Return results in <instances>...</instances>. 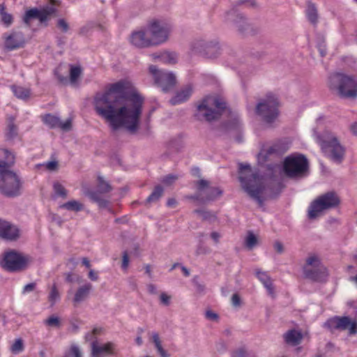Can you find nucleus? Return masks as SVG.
I'll return each instance as SVG.
<instances>
[{
  "label": "nucleus",
  "instance_id": "obj_1",
  "mask_svg": "<svg viewBox=\"0 0 357 357\" xmlns=\"http://www.w3.org/2000/svg\"><path fill=\"white\" fill-rule=\"evenodd\" d=\"M144 98L132 89L130 83L121 79L107 86L94 97L96 114L106 120L113 130L126 128L135 133L139 127Z\"/></svg>",
  "mask_w": 357,
  "mask_h": 357
},
{
  "label": "nucleus",
  "instance_id": "obj_2",
  "mask_svg": "<svg viewBox=\"0 0 357 357\" xmlns=\"http://www.w3.org/2000/svg\"><path fill=\"white\" fill-rule=\"evenodd\" d=\"M238 179L243 190L259 206L264 202L263 194L266 190V179L258 171L252 172L249 164L239 163Z\"/></svg>",
  "mask_w": 357,
  "mask_h": 357
},
{
  "label": "nucleus",
  "instance_id": "obj_3",
  "mask_svg": "<svg viewBox=\"0 0 357 357\" xmlns=\"http://www.w3.org/2000/svg\"><path fill=\"white\" fill-rule=\"evenodd\" d=\"M227 108L226 102L217 96H208L197 105L195 117L198 121L218 119Z\"/></svg>",
  "mask_w": 357,
  "mask_h": 357
},
{
  "label": "nucleus",
  "instance_id": "obj_4",
  "mask_svg": "<svg viewBox=\"0 0 357 357\" xmlns=\"http://www.w3.org/2000/svg\"><path fill=\"white\" fill-rule=\"evenodd\" d=\"M320 145L325 155L333 162L340 164L345 156L346 149L336 135L326 130L319 136Z\"/></svg>",
  "mask_w": 357,
  "mask_h": 357
},
{
  "label": "nucleus",
  "instance_id": "obj_5",
  "mask_svg": "<svg viewBox=\"0 0 357 357\" xmlns=\"http://www.w3.org/2000/svg\"><path fill=\"white\" fill-rule=\"evenodd\" d=\"M331 89L337 91L343 98H355L357 97V79L353 76L343 73H335L329 77Z\"/></svg>",
  "mask_w": 357,
  "mask_h": 357
},
{
  "label": "nucleus",
  "instance_id": "obj_6",
  "mask_svg": "<svg viewBox=\"0 0 357 357\" xmlns=\"http://www.w3.org/2000/svg\"><path fill=\"white\" fill-rule=\"evenodd\" d=\"M31 262L30 256L10 249L3 253L0 266L8 273H19L26 270Z\"/></svg>",
  "mask_w": 357,
  "mask_h": 357
},
{
  "label": "nucleus",
  "instance_id": "obj_7",
  "mask_svg": "<svg viewBox=\"0 0 357 357\" xmlns=\"http://www.w3.org/2000/svg\"><path fill=\"white\" fill-rule=\"evenodd\" d=\"M279 102L278 98L271 93H268L266 98L259 100L255 107V113L268 126L279 116Z\"/></svg>",
  "mask_w": 357,
  "mask_h": 357
},
{
  "label": "nucleus",
  "instance_id": "obj_8",
  "mask_svg": "<svg viewBox=\"0 0 357 357\" xmlns=\"http://www.w3.org/2000/svg\"><path fill=\"white\" fill-rule=\"evenodd\" d=\"M282 169L290 178H303L308 174L309 162L303 154H291L284 158Z\"/></svg>",
  "mask_w": 357,
  "mask_h": 357
},
{
  "label": "nucleus",
  "instance_id": "obj_9",
  "mask_svg": "<svg viewBox=\"0 0 357 357\" xmlns=\"http://www.w3.org/2000/svg\"><path fill=\"white\" fill-rule=\"evenodd\" d=\"M22 181L10 170H0V192L7 197H16L22 194Z\"/></svg>",
  "mask_w": 357,
  "mask_h": 357
},
{
  "label": "nucleus",
  "instance_id": "obj_10",
  "mask_svg": "<svg viewBox=\"0 0 357 357\" xmlns=\"http://www.w3.org/2000/svg\"><path fill=\"white\" fill-rule=\"evenodd\" d=\"M303 270L305 278L308 280L317 282H324L327 280L328 276L327 268L317 255H312L307 258Z\"/></svg>",
  "mask_w": 357,
  "mask_h": 357
},
{
  "label": "nucleus",
  "instance_id": "obj_11",
  "mask_svg": "<svg viewBox=\"0 0 357 357\" xmlns=\"http://www.w3.org/2000/svg\"><path fill=\"white\" fill-rule=\"evenodd\" d=\"M340 204V199L335 192H328L314 200L308 208V218L314 219L318 214L329 208H335Z\"/></svg>",
  "mask_w": 357,
  "mask_h": 357
},
{
  "label": "nucleus",
  "instance_id": "obj_12",
  "mask_svg": "<svg viewBox=\"0 0 357 357\" xmlns=\"http://www.w3.org/2000/svg\"><path fill=\"white\" fill-rule=\"evenodd\" d=\"M146 30L153 45L157 46L168 40L172 26L164 20L155 19L148 23Z\"/></svg>",
  "mask_w": 357,
  "mask_h": 357
},
{
  "label": "nucleus",
  "instance_id": "obj_13",
  "mask_svg": "<svg viewBox=\"0 0 357 357\" xmlns=\"http://www.w3.org/2000/svg\"><path fill=\"white\" fill-rule=\"evenodd\" d=\"M49 2L52 5L51 6H46L41 9L33 8L26 10L22 17L24 23L30 26L31 21L37 19L41 24H45L47 26V22L50 20V16L56 12V8L54 6H59L60 3L59 0H49Z\"/></svg>",
  "mask_w": 357,
  "mask_h": 357
},
{
  "label": "nucleus",
  "instance_id": "obj_14",
  "mask_svg": "<svg viewBox=\"0 0 357 357\" xmlns=\"http://www.w3.org/2000/svg\"><path fill=\"white\" fill-rule=\"evenodd\" d=\"M149 72L151 75L155 84L161 88L162 91L168 92L176 83L175 75L172 72L159 70L156 66L151 65Z\"/></svg>",
  "mask_w": 357,
  "mask_h": 357
},
{
  "label": "nucleus",
  "instance_id": "obj_15",
  "mask_svg": "<svg viewBox=\"0 0 357 357\" xmlns=\"http://www.w3.org/2000/svg\"><path fill=\"white\" fill-rule=\"evenodd\" d=\"M324 326L331 332L348 330L349 334L351 335L357 333V321L352 320L347 316H334L329 318L324 323Z\"/></svg>",
  "mask_w": 357,
  "mask_h": 357
},
{
  "label": "nucleus",
  "instance_id": "obj_16",
  "mask_svg": "<svg viewBox=\"0 0 357 357\" xmlns=\"http://www.w3.org/2000/svg\"><path fill=\"white\" fill-rule=\"evenodd\" d=\"M227 20L233 22L238 32L242 36L254 35L258 29L250 23L248 19L242 13L231 10L227 13Z\"/></svg>",
  "mask_w": 357,
  "mask_h": 357
},
{
  "label": "nucleus",
  "instance_id": "obj_17",
  "mask_svg": "<svg viewBox=\"0 0 357 357\" xmlns=\"http://www.w3.org/2000/svg\"><path fill=\"white\" fill-rule=\"evenodd\" d=\"M98 184L97 190H87L84 194L87 196L92 202H96L98 204L100 208H107L109 202L102 197V194H105L112 190V185L106 181L104 180L103 177L98 176Z\"/></svg>",
  "mask_w": 357,
  "mask_h": 357
},
{
  "label": "nucleus",
  "instance_id": "obj_18",
  "mask_svg": "<svg viewBox=\"0 0 357 357\" xmlns=\"http://www.w3.org/2000/svg\"><path fill=\"white\" fill-rule=\"evenodd\" d=\"M198 192L202 194V202L204 204L215 201L222 195L223 191L218 187H211L207 180L200 179L195 183Z\"/></svg>",
  "mask_w": 357,
  "mask_h": 357
},
{
  "label": "nucleus",
  "instance_id": "obj_19",
  "mask_svg": "<svg viewBox=\"0 0 357 357\" xmlns=\"http://www.w3.org/2000/svg\"><path fill=\"white\" fill-rule=\"evenodd\" d=\"M192 46L195 52L203 53L208 58H215L220 54V47L217 42L199 40Z\"/></svg>",
  "mask_w": 357,
  "mask_h": 357
},
{
  "label": "nucleus",
  "instance_id": "obj_20",
  "mask_svg": "<svg viewBox=\"0 0 357 357\" xmlns=\"http://www.w3.org/2000/svg\"><path fill=\"white\" fill-rule=\"evenodd\" d=\"M146 27L133 31L130 36V43L137 48H148L154 46L150 36L148 35Z\"/></svg>",
  "mask_w": 357,
  "mask_h": 357
},
{
  "label": "nucleus",
  "instance_id": "obj_21",
  "mask_svg": "<svg viewBox=\"0 0 357 357\" xmlns=\"http://www.w3.org/2000/svg\"><path fill=\"white\" fill-rule=\"evenodd\" d=\"M116 354V345L112 342H108L99 345L97 339L91 343V357H102L103 355H114Z\"/></svg>",
  "mask_w": 357,
  "mask_h": 357
},
{
  "label": "nucleus",
  "instance_id": "obj_22",
  "mask_svg": "<svg viewBox=\"0 0 357 357\" xmlns=\"http://www.w3.org/2000/svg\"><path fill=\"white\" fill-rule=\"evenodd\" d=\"M25 44V37L21 31H13L5 37L4 48L8 51L22 48Z\"/></svg>",
  "mask_w": 357,
  "mask_h": 357
},
{
  "label": "nucleus",
  "instance_id": "obj_23",
  "mask_svg": "<svg viewBox=\"0 0 357 357\" xmlns=\"http://www.w3.org/2000/svg\"><path fill=\"white\" fill-rule=\"evenodd\" d=\"M0 237L7 241H16L20 237V229L11 222L0 218Z\"/></svg>",
  "mask_w": 357,
  "mask_h": 357
},
{
  "label": "nucleus",
  "instance_id": "obj_24",
  "mask_svg": "<svg viewBox=\"0 0 357 357\" xmlns=\"http://www.w3.org/2000/svg\"><path fill=\"white\" fill-rule=\"evenodd\" d=\"M43 121L50 128H60L64 131H68L71 129L72 123L70 119L66 120L64 123L61 122L60 119L51 114H47L43 116Z\"/></svg>",
  "mask_w": 357,
  "mask_h": 357
},
{
  "label": "nucleus",
  "instance_id": "obj_25",
  "mask_svg": "<svg viewBox=\"0 0 357 357\" xmlns=\"http://www.w3.org/2000/svg\"><path fill=\"white\" fill-rule=\"evenodd\" d=\"M93 289V286L91 283H86L84 285L79 287L76 291L73 302L75 305L84 301L90 294Z\"/></svg>",
  "mask_w": 357,
  "mask_h": 357
},
{
  "label": "nucleus",
  "instance_id": "obj_26",
  "mask_svg": "<svg viewBox=\"0 0 357 357\" xmlns=\"http://www.w3.org/2000/svg\"><path fill=\"white\" fill-rule=\"evenodd\" d=\"M283 337L285 342L291 346L300 344L303 338L301 332L296 329L289 330L284 334Z\"/></svg>",
  "mask_w": 357,
  "mask_h": 357
},
{
  "label": "nucleus",
  "instance_id": "obj_27",
  "mask_svg": "<svg viewBox=\"0 0 357 357\" xmlns=\"http://www.w3.org/2000/svg\"><path fill=\"white\" fill-rule=\"evenodd\" d=\"M191 88L190 86H186L185 88L178 91L176 94L170 99L169 102L172 105L181 104L188 100L191 96Z\"/></svg>",
  "mask_w": 357,
  "mask_h": 357
},
{
  "label": "nucleus",
  "instance_id": "obj_28",
  "mask_svg": "<svg viewBox=\"0 0 357 357\" xmlns=\"http://www.w3.org/2000/svg\"><path fill=\"white\" fill-rule=\"evenodd\" d=\"M2 153L4 159L0 160V170H9V168L15 163V155L7 149H3Z\"/></svg>",
  "mask_w": 357,
  "mask_h": 357
},
{
  "label": "nucleus",
  "instance_id": "obj_29",
  "mask_svg": "<svg viewBox=\"0 0 357 357\" xmlns=\"http://www.w3.org/2000/svg\"><path fill=\"white\" fill-rule=\"evenodd\" d=\"M256 275L257 278L263 283L265 288L268 291L270 294L273 293V285L271 278L266 272L257 271Z\"/></svg>",
  "mask_w": 357,
  "mask_h": 357
},
{
  "label": "nucleus",
  "instance_id": "obj_30",
  "mask_svg": "<svg viewBox=\"0 0 357 357\" xmlns=\"http://www.w3.org/2000/svg\"><path fill=\"white\" fill-rule=\"evenodd\" d=\"M18 135V128L14 123L13 120L10 121L5 132V137L6 141H13Z\"/></svg>",
  "mask_w": 357,
  "mask_h": 357
},
{
  "label": "nucleus",
  "instance_id": "obj_31",
  "mask_svg": "<svg viewBox=\"0 0 357 357\" xmlns=\"http://www.w3.org/2000/svg\"><path fill=\"white\" fill-rule=\"evenodd\" d=\"M163 191L162 186L160 185H156L151 195L146 198L145 203L147 204L158 202L162 197Z\"/></svg>",
  "mask_w": 357,
  "mask_h": 357
},
{
  "label": "nucleus",
  "instance_id": "obj_32",
  "mask_svg": "<svg viewBox=\"0 0 357 357\" xmlns=\"http://www.w3.org/2000/svg\"><path fill=\"white\" fill-rule=\"evenodd\" d=\"M11 89L14 95L17 98L26 100L29 98L30 96V90L29 89L20 86L13 85L11 86Z\"/></svg>",
  "mask_w": 357,
  "mask_h": 357
},
{
  "label": "nucleus",
  "instance_id": "obj_33",
  "mask_svg": "<svg viewBox=\"0 0 357 357\" xmlns=\"http://www.w3.org/2000/svg\"><path fill=\"white\" fill-rule=\"evenodd\" d=\"M60 208L66 209L70 211L78 212L84 208V205L76 200H70L60 206Z\"/></svg>",
  "mask_w": 357,
  "mask_h": 357
},
{
  "label": "nucleus",
  "instance_id": "obj_34",
  "mask_svg": "<svg viewBox=\"0 0 357 357\" xmlns=\"http://www.w3.org/2000/svg\"><path fill=\"white\" fill-rule=\"evenodd\" d=\"M0 17L1 22L7 27L10 26L13 22V15L6 12L3 4H0Z\"/></svg>",
  "mask_w": 357,
  "mask_h": 357
},
{
  "label": "nucleus",
  "instance_id": "obj_35",
  "mask_svg": "<svg viewBox=\"0 0 357 357\" xmlns=\"http://www.w3.org/2000/svg\"><path fill=\"white\" fill-rule=\"evenodd\" d=\"M158 57L165 63L175 64L177 62V54L175 52H165Z\"/></svg>",
  "mask_w": 357,
  "mask_h": 357
},
{
  "label": "nucleus",
  "instance_id": "obj_36",
  "mask_svg": "<svg viewBox=\"0 0 357 357\" xmlns=\"http://www.w3.org/2000/svg\"><path fill=\"white\" fill-rule=\"evenodd\" d=\"M307 16L308 20L312 24H316L317 22V10L315 5L310 1H307Z\"/></svg>",
  "mask_w": 357,
  "mask_h": 357
},
{
  "label": "nucleus",
  "instance_id": "obj_37",
  "mask_svg": "<svg viewBox=\"0 0 357 357\" xmlns=\"http://www.w3.org/2000/svg\"><path fill=\"white\" fill-rule=\"evenodd\" d=\"M152 340L155 344V347L157 349V351L160 354L161 357H169V355L167 352L163 349L161 341L159 337V335L157 333H153L152 335Z\"/></svg>",
  "mask_w": 357,
  "mask_h": 357
},
{
  "label": "nucleus",
  "instance_id": "obj_38",
  "mask_svg": "<svg viewBox=\"0 0 357 357\" xmlns=\"http://www.w3.org/2000/svg\"><path fill=\"white\" fill-rule=\"evenodd\" d=\"M241 126V121L238 116H236L232 119L222 123V126L226 130H238Z\"/></svg>",
  "mask_w": 357,
  "mask_h": 357
},
{
  "label": "nucleus",
  "instance_id": "obj_39",
  "mask_svg": "<svg viewBox=\"0 0 357 357\" xmlns=\"http://www.w3.org/2000/svg\"><path fill=\"white\" fill-rule=\"evenodd\" d=\"M231 357H256L254 354L250 353L245 346L241 347L231 352Z\"/></svg>",
  "mask_w": 357,
  "mask_h": 357
},
{
  "label": "nucleus",
  "instance_id": "obj_40",
  "mask_svg": "<svg viewBox=\"0 0 357 357\" xmlns=\"http://www.w3.org/2000/svg\"><path fill=\"white\" fill-rule=\"evenodd\" d=\"M257 242L258 241L257 236L252 231H248L245 238L246 248H248L249 250H252L257 245Z\"/></svg>",
  "mask_w": 357,
  "mask_h": 357
},
{
  "label": "nucleus",
  "instance_id": "obj_41",
  "mask_svg": "<svg viewBox=\"0 0 357 357\" xmlns=\"http://www.w3.org/2000/svg\"><path fill=\"white\" fill-rule=\"evenodd\" d=\"M44 324L47 326L58 328H60L61 325L60 319L54 315H52L47 319L44 320Z\"/></svg>",
  "mask_w": 357,
  "mask_h": 357
},
{
  "label": "nucleus",
  "instance_id": "obj_42",
  "mask_svg": "<svg viewBox=\"0 0 357 357\" xmlns=\"http://www.w3.org/2000/svg\"><path fill=\"white\" fill-rule=\"evenodd\" d=\"M82 73L79 66H70V79L72 83L75 82Z\"/></svg>",
  "mask_w": 357,
  "mask_h": 357
},
{
  "label": "nucleus",
  "instance_id": "obj_43",
  "mask_svg": "<svg viewBox=\"0 0 357 357\" xmlns=\"http://www.w3.org/2000/svg\"><path fill=\"white\" fill-rule=\"evenodd\" d=\"M53 189L57 196L62 198H66L67 190L60 183L54 182L53 184Z\"/></svg>",
  "mask_w": 357,
  "mask_h": 357
},
{
  "label": "nucleus",
  "instance_id": "obj_44",
  "mask_svg": "<svg viewBox=\"0 0 357 357\" xmlns=\"http://www.w3.org/2000/svg\"><path fill=\"white\" fill-rule=\"evenodd\" d=\"M24 349L23 341L21 339H17L11 346V351L13 354H19Z\"/></svg>",
  "mask_w": 357,
  "mask_h": 357
},
{
  "label": "nucleus",
  "instance_id": "obj_45",
  "mask_svg": "<svg viewBox=\"0 0 357 357\" xmlns=\"http://www.w3.org/2000/svg\"><path fill=\"white\" fill-rule=\"evenodd\" d=\"M58 299H59V293L56 288V286L54 284L51 289L49 295V301L52 303V305H53Z\"/></svg>",
  "mask_w": 357,
  "mask_h": 357
},
{
  "label": "nucleus",
  "instance_id": "obj_46",
  "mask_svg": "<svg viewBox=\"0 0 357 357\" xmlns=\"http://www.w3.org/2000/svg\"><path fill=\"white\" fill-rule=\"evenodd\" d=\"M60 70L61 68L59 67L56 68L54 70V75L59 80V83L66 85L68 83V77L61 75Z\"/></svg>",
  "mask_w": 357,
  "mask_h": 357
},
{
  "label": "nucleus",
  "instance_id": "obj_47",
  "mask_svg": "<svg viewBox=\"0 0 357 357\" xmlns=\"http://www.w3.org/2000/svg\"><path fill=\"white\" fill-rule=\"evenodd\" d=\"M243 5H250L251 6H255L256 3L255 0H237L233 3V8L231 10H235L234 8L236 7Z\"/></svg>",
  "mask_w": 357,
  "mask_h": 357
},
{
  "label": "nucleus",
  "instance_id": "obj_48",
  "mask_svg": "<svg viewBox=\"0 0 357 357\" xmlns=\"http://www.w3.org/2000/svg\"><path fill=\"white\" fill-rule=\"evenodd\" d=\"M56 26L63 33H66L70 28L68 23L64 19L58 20Z\"/></svg>",
  "mask_w": 357,
  "mask_h": 357
},
{
  "label": "nucleus",
  "instance_id": "obj_49",
  "mask_svg": "<svg viewBox=\"0 0 357 357\" xmlns=\"http://www.w3.org/2000/svg\"><path fill=\"white\" fill-rule=\"evenodd\" d=\"M274 153H275V154L282 153V151H281V148H280V145L274 144V145L270 146L266 151L267 155H271V154H274Z\"/></svg>",
  "mask_w": 357,
  "mask_h": 357
},
{
  "label": "nucleus",
  "instance_id": "obj_50",
  "mask_svg": "<svg viewBox=\"0 0 357 357\" xmlns=\"http://www.w3.org/2000/svg\"><path fill=\"white\" fill-rule=\"evenodd\" d=\"M202 218L204 220H211L216 218V216L211 211L204 210L202 215Z\"/></svg>",
  "mask_w": 357,
  "mask_h": 357
},
{
  "label": "nucleus",
  "instance_id": "obj_51",
  "mask_svg": "<svg viewBox=\"0 0 357 357\" xmlns=\"http://www.w3.org/2000/svg\"><path fill=\"white\" fill-rule=\"evenodd\" d=\"M185 198L188 199L196 201L200 204H204V203L202 202V194H201L200 192H198L197 194L192 195H188L185 197Z\"/></svg>",
  "mask_w": 357,
  "mask_h": 357
},
{
  "label": "nucleus",
  "instance_id": "obj_52",
  "mask_svg": "<svg viewBox=\"0 0 357 357\" xmlns=\"http://www.w3.org/2000/svg\"><path fill=\"white\" fill-rule=\"evenodd\" d=\"M36 282L29 283V284H26L24 287L22 293L23 294H25L26 293H29L31 291H33L36 289Z\"/></svg>",
  "mask_w": 357,
  "mask_h": 357
},
{
  "label": "nucleus",
  "instance_id": "obj_53",
  "mask_svg": "<svg viewBox=\"0 0 357 357\" xmlns=\"http://www.w3.org/2000/svg\"><path fill=\"white\" fill-rule=\"evenodd\" d=\"M170 296L164 292L162 293L160 296V303L166 306H168L170 304Z\"/></svg>",
  "mask_w": 357,
  "mask_h": 357
},
{
  "label": "nucleus",
  "instance_id": "obj_54",
  "mask_svg": "<svg viewBox=\"0 0 357 357\" xmlns=\"http://www.w3.org/2000/svg\"><path fill=\"white\" fill-rule=\"evenodd\" d=\"M70 351L74 357H82L79 347L76 345H72Z\"/></svg>",
  "mask_w": 357,
  "mask_h": 357
},
{
  "label": "nucleus",
  "instance_id": "obj_55",
  "mask_svg": "<svg viewBox=\"0 0 357 357\" xmlns=\"http://www.w3.org/2000/svg\"><path fill=\"white\" fill-rule=\"evenodd\" d=\"M206 318L209 320L216 321L218 319V314L211 310H208L205 314Z\"/></svg>",
  "mask_w": 357,
  "mask_h": 357
},
{
  "label": "nucleus",
  "instance_id": "obj_56",
  "mask_svg": "<svg viewBox=\"0 0 357 357\" xmlns=\"http://www.w3.org/2000/svg\"><path fill=\"white\" fill-rule=\"evenodd\" d=\"M176 178V176L169 174L164 177L162 181L165 184L171 185Z\"/></svg>",
  "mask_w": 357,
  "mask_h": 357
},
{
  "label": "nucleus",
  "instance_id": "obj_57",
  "mask_svg": "<svg viewBox=\"0 0 357 357\" xmlns=\"http://www.w3.org/2000/svg\"><path fill=\"white\" fill-rule=\"evenodd\" d=\"M128 264H129L128 255L127 252L125 251L123 253V260H122V265H121L122 268L126 269L128 266Z\"/></svg>",
  "mask_w": 357,
  "mask_h": 357
},
{
  "label": "nucleus",
  "instance_id": "obj_58",
  "mask_svg": "<svg viewBox=\"0 0 357 357\" xmlns=\"http://www.w3.org/2000/svg\"><path fill=\"white\" fill-rule=\"evenodd\" d=\"M46 168L50 171H54L58 166L56 161H49L45 164Z\"/></svg>",
  "mask_w": 357,
  "mask_h": 357
},
{
  "label": "nucleus",
  "instance_id": "obj_59",
  "mask_svg": "<svg viewBox=\"0 0 357 357\" xmlns=\"http://www.w3.org/2000/svg\"><path fill=\"white\" fill-rule=\"evenodd\" d=\"M274 248L275 251L280 254L282 253L284 251V247L282 243L280 241H275L274 243Z\"/></svg>",
  "mask_w": 357,
  "mask_h": 357
},
{
  "label": "nucleus",
  "instance_id": "obj_60",
  "mask_svg": "<svg viewBox=\"0 0 357 357\" xmlns=\"http://www.w3.org/2000/svg\"><path fill=\"white\" fill-rule=\"evenodd\" d=\"M231 301L234 306H239L241 304V298L237 294H233Z\"/></svg>",
  "mask_w": 357,
  "mask_h": 357
},
{
  "label": "nucleus",
  "instance_id": "obj_61",
  "mask_svg": "<svg viewBox=\"0 0 357 357\" xmlns=\"http://www.w3.org/2000/svg\"><path fill=\"white\" fill-rule=\"evenodd\" d=\"M317 48L321 57H324L326 55V48L324 43L318 45Z\"/></svg>",
  "mask_w": 357,
  "mask_h": 357
},
{
  "label": "nucleus",
  "instance_id": "obj_62",
  "mask_svg": "<svg viewBox=\"0 0 357 357\" xmlns=\"http://www.w3.org/2000/svg\"><path fill=\"white\" fill-rule=\"evenodd\" d=\"M276 187H277V191L270 195L271 198H275L280 193L282 188V185L281 183H278L276 184Z\"/></svg>",
  "mask_w": 357,
  "mask_h": 357
},
{
  "label": "nucleus",
  "instance_id": "obj_63",
  "mask_svg": "<svg viewBox=\"0 0 357 357\" xmlns=\"http://www.w3.org/2000/svg\"><path fill=\"white\" fill-rule=\"evenodd\" d=\"M89 278L92 281H97L98 280V273L93 270H90L89 272Z\"/></svg>",
  "mask_w": 357,
  "mask_h": 357
},
{
  "label": "nucleus",
  "instance_id": "obj_64",
  "mask_svg": "<svg viewBox=\"0 0 357 357\" xmlns=\"http://www.w3.org/2000/svg\"><path fill=\"white\" fill-rule=\"evenodd\" d=\"M147 289L149 293L151 294L155 295L158 294L156 287L153 284H148Z\"/></svg>",
  "mask_w": 357,
  "mask_h": 357
}]
</instances>
